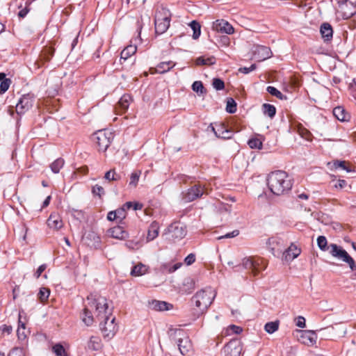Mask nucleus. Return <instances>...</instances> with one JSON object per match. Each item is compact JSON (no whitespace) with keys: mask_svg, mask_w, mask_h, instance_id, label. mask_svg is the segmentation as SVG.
<instances>
[{"mask_svg":"<svg viewBox=\"0 0 356 356\" xmlns=\"http://www.w3.org/2000/svg\"><path fill=\"white\" fill-rule=\"evenodd\" d=\"M87 301L82 318V321L86 325H92L94 321L92 311L99 321L111 316L112 309L108 307V300L105 297L91 293L87 297Z\"/></svg>","mask_w":356,"mask_h":356,"instance_id":"1","label":"nucleus"},{"mask_svg":"<svg viewBox=\"0 0 356 356\" xmlns=\"http://www.w3.org/2000/svg\"><path fill=\"white\" fill-rule=\"evenodd\" d=\"M267 184L270 192L275 195H284L292 188L288 174L282 170L271 172L267 177Z\"/></svg>","mask_w":356,"mask_h":356,"instance_id":"2","label":"nucleus"},{"mask_svg":"<svg viewBox=\"0 0 356 356\" xmlns=\"http://www.w3.org/2000/svg\"><path fill=\"white\" fill-rule=\"evenodd\" d=\"M317 245L321 250L329 251L332 257L341 259L343 261L348 264L352 270L355 269V261L348 253L337 244L331 243L330 245H327V238L324 236H319L317 238Z\"/></svg>","mask_w":356,"mask_h":356,"instance_id":"3","label":"nucleus"},{"mask_svg":"<svg viewBox=\"0 0 356 356\" xmlns=\"http://www.w3.org/2000/svg\"><path fill=\"white\" fill-rule=\"evenodd\" d=\"M215 296V291L212 288L208 287L197 291L192 298L191 301L197 307L198 312L203 314L211 305Z\"/></svg>","mask_w":356,"mask_h":356,"instance_id":"4","label":"nucleus"},{"mask_svg":"<svg viewBox=\"0 0 356 356\" xmlns=\"http://www.w3.org/2000/svg\"><path fill=\"white\" fill-rule=\"evenodd\" d=\"M171 19V13L165 8H161L155 14L154 26L157 34L165 33L169 28Z\"/></svg>","mask_w":356,"mask_h":356,"instance_id":"5","label":"nucleus"},{"mask_svg":"<svg viewBox=\"0 0 356 356\" xmlns=\"http://www.w3.org/2000/svg\"><path fill=\"white\" fill-rule=\"evenodd\" d=\"M242 265L245 269L250 270L254 277H257L260 272L266 268L267 262L260 257H245L242 261Z\"/></svg>","mask_w":356,"mask_h":356,"instance_id":"6","label":"nucleus"},{"mask_svg":"<svg viewBox=\"0 0 356 356\" xmlns=\"http://www.w3.org/2000/svg\"><path fill=\"white\" fill-rule=\"evenodd\" d=\"M114 138L113 132L108 129L99 130L93 134L92 140L99 151L105 152Z\"/></svg>","mask_w":356,"mask_h":356,"instance_id":"7","label":"nucleus"},{"mask_svg":"<svg viewBox=\"0 0 356 356\" xmlns=\"http://www.w3.org/2000/svg\"><path fill=\"white\" fill-rule=\"evenodd\" d=\"M165 234L170 241H179L186 235V227L180 222H175L168 226Z\"/></svg>","mask_w":356,"mask_h":356,"instance_id":"8","label":"nucleus"},{"mask_svg":"<svg viewBox=\"0 0 356 356\" xmlns=\"http://www.w3.org/2000/svg\"><path fill=\"white\" fill-rule=\"evenodd\" d=\"M104 323H100V330L104 339H112L118 331V326L115 323V317L111 316L103 318Z\"/></svg>","mask_w":356,"mask_h":356,"instance_id":"9","label":"nucleus"},{"mask_svg":"<svg viewBox=\"0 0 356 356\" xmlns=\"http://www.w3.org/2000/svg\"><path fill=\"white\" fill-rule=\"evenodd\" d=\"M35 97L33 93L23 95L18 100L15 111L17 115H22L31 109L35 102Z\"/></svg>","mask_w":356,"mask_h":356,"instance_id":"10","label":"nucleus"},{"mask_svg":"<svg viewBox=\"0 0 356 356\" xmlns=\"http://www.w3.org/2000/svg\"><path fill=\"white\" fill-rule=\"evenodd\" d=\"M204 194H207V188L200 184L194 185L182 193V200L185 202H191Z\"/></svg>","mask_w":356,"mask_h":356,"instance_id":"11","label":"nucleus"},{"mask_svg":"<svg viewBox=\"0 0 356 356\" xmlns=\"http://www.w3.org/2000/svg\"><path fill=\"white\" fill-rule=\"evenodd\" d=\"M268 248L270 252L275 257H278L281 253L283 254V244L280 238L276 237L270 238L267 242Z\"/></svg>","mask_w":356,"mask_h":356,"instance_id":"12","label":"nucleus"},{"mask_svg":"<svg viewBox=\"0 0 356 356\" xmlns=\"http://www.w3.org/2000/svg\"><path fill=\"white\" fill-rule=\"evenodd\" d=\"M211 129L218 138L229 139L232 136V131L223 123L216 124L215 127L211 126Z\"/></svg>","mask_w":356,"mask_h":356,"instance_id":"13","label":"nucleus"},{"mask_svg":"<svg viewBox=\"0 0 356 356\" xmlns=\"http://www.w3.org/2000/svg\"><path fill=\"white\" fill-rule=\"evenodd\" d=\"M212 29L220 33L232 34L234 31L233 26L224 19H218L213 23Z\"/></svg>","mask_w":356,"mask_h":356,"instance_id":"14","label":"nucleus"},{"mask_svg":"<svg viewBox=\"0 0 356 356\" xmlns=\"http://www.w3.org/2000/svg\"><path fill=\"white\" fill-rule=\"evenodd\" d=\"M241 346L236 341H231L227 343L223 348L224 356H240Z\"/></svg>","mask_w":356,"mask_h":356,"instance_id":"15","label":"nucleus"},{"mask_svg":"<svg viewBox=\"0 0 356 356\" xmlns=\"http://www.w3.org/2000/svg\"><path fill=\"white\" fill-rule=\"evenodd\" d=\"M272 55L271 50L269 47L262 45H259L255 47L254 50V58L258 61H262L267 58H270Z\"/></svg>","mask_w":356,"mask_h":356,"instance_id":"16","label":"nucleus"},{"mask_svg":"<svg viewBox=\"0 0 356 356\" xmlns=\"http://www.w3.org/2000/svg\"><path fill=\"white\" fill-rule=\"evenodd\" d=\"M301 253V249L293 243L283 252L284 259L289 261L298 257Z\"/></svg>","mask_w":356,"mask_h":356,"instance_id":"17","label":"nucleus"},{"mask_svg":"<svg viewBox=\"0 0 356 356\" xmlns=\"http://www.w3.org/2000/svg\"><path fill=\"white\" fill-rule=\"evenodd\" d=\"M132 101L131 97L128 95H124L115 106V111L118 114H122L127 111L130 102Z\"/></svg>","mask_w":356,"mask_h":356,"instance_id":"18","label":"nucleus"},{"mask_svg":"<svg viewBox=\"0 0 356 356\" xmlns=\"http://www.w3.org/2000/svg\"><path fill=\"white\" fill-rule=\"evenodd\" d=\"M300 332L301 334L299 340L301 343L307 346H312L316 343V336L314 331L304 330Z\"/></svg>","mask_w":356,"mask_h":356,"instance_id":"19","label":"nucleus"},{"mask_svg":"<svg viewBox=\"0 0 356 356\" xmlns=\"http://www.w3.org/2000/svg\"><path fill=\"white\" fill-rule=\"evenodd\" d=\"M175 63L171 60L167 62H161L156 66V67L150 68V72L152 74H163L170 71L175 66Z\"/></svg>","mask_w":356,"mask_h":356,"instance_id":"20","label":"nucleus"},{"mask_svg":"<svg viewBox=\"0 0 356 356\" xmlns=\"http://www.w3.org/2000/svg\"><path fill=\"white\" fill-rule=\"evenodd\" d=\"M149 307L153 310L163 312L171 309L172 305L165 301L154 300L149 302Z\"/></svg>","mask_w":356,"mask_h":356,"instance_id":"21","label":"nucleus"},{"mask_svg":"<svg viewBox=\"0 0 356 356\" xmlns=\"http://www.w3.org/2000/svg\"><path fill=\"white\" fill-rule=\"evenodd\" d=\"M47 225L49 228L58 230L63 227V223L60 216L54 213L47 219Z\"/></svg>","mask_w":356,"mask_h":356,"instance_id":"22","label":"nucleus"},{"mask_svg":"<svg viewBox=\"0 0 356 356\" xmlns=\"http://www.w3.org/2000/svg\"><path fill=\"white\" fill-rule=\"evenodd\" d=\"M110 235L115 238L123 240L128 237V232L121 226H115L109 229Z\"/></svg>","mask_w":356,"mask_h":356,"instance_id":"23","label":"nucleus"},{"mask_svg":"<svg viewBox=\"0 0 356 356\" xmlns=\"http://www.w3.org/2000/svg\"><path fill=\"white\" fill-rule=\"evenodd\" d=\"M178 347L181 355H186L192 350V344L188 337L178 340Z\"/></svg>","mask_w":356,"mask_h":356,"instance_id":"24","label":"nucleus"},{"mask_svg":"<svg viewBox=\"0 0 356 356\" xmlns=\"http://www.w3.org/2000/svg\"><path fill=\"white\" fill-rule=\"evenodd\" d=\"M159 233V225L156 221L152 222L147 230V241H151L155 239Z\"/></svg>","mask_w":356,"mask_h":356,"instance_id":"25","label":"nucleus"},{"mask_svg":"<svg viewBox=\"0 0 356 356\" xmlns=\"http://www.w3.org/2000/svg\"><path fill=\"white\" fill-rule=\"evenodd\" d=\"M320 32L325 41H330L332 38L333 30L331 25L328 23H323L321 26Z\"/></svg>","mask_w":356,"mask_h":356,"instance_id":"26","label":"nucleus"},{"mask_svg":"<svg viewBox=\"0 0 356 356\" xmlns=\"http://www.w3.org/2000/svg\"><path fill=\"white\" fill-rule=\"evenodd\" d=\"M53 52H51L49 49H46L42 54L40 56V58L37 60L35 63V69L40 68L44 63L49 62L52 56Z\"/></svg>","mask_w":356,"mask_h":356,"instance_id":"27","label":"nucleus"},{"mask_svg":"<svg viewBox=\"0 0 356 356\" xmlns=\"http://www.w3.org/2000/svg\"><path fill=\"white\" fill-rule=\"evenodd\" d=\"M195 288V282L193 278L186 277L184 280L181 291L184 293L190 294Z\"/></svg>","mask_w":356,"mask_h":356,"instance_id":"28","label":"nucleus"},{"mask_svg":"<svg viewBox=\"0 0 356 356\" xmlns=\"http://www.w3.org/2000/svg\"><path fill=\"white\" fill-rule=\"evenodd\" d=\"M333 115L334 116L340 121H346L348 120V114L346 111L343 107L342 106H337L333 109Z\"/></svg>","mask_w":356,"mask_h":356,"instance_id":"29","label":"nucleus"},{"mask_svg":"<svg viewBox=\"0 0 356 356\" xmlns=\"http://www.w3.org/2000/svg\"><path fill=\"white\" fill-rule=\"evenodd\" d=\"M137 50V47L136 45H128L126 47L120 54V59L126 60L128 58L133 56Z\"/></svg>","mask_w":356,"mask_h":356,"instance_id":"30","label":"nucleus"},{"mask_svg":"<svg viewBox=\"0 0 356 356\" xmlns=\"http://www.w3.org/2000/svg\"><path fill=\"white\" fill-rule=\"evenodd\" d=\"M148 270V267L141 263L134 266L131 271V275L133 276H141L145 275Z\"/></svg>","mask_w":356,"mask_h":356,"instance_id":"31","label":"nucleus"},{"mask_svg":"<svg viewBox=\"0 0 356 356\" xmlns=\"http://www.w3.org/2000/svg\"><path fill=\"white\" fill-rule=\"evenodd\" d=\"M89 349L92 350H98L102 348V341L99 337L92 336L88 343Z\"/></svg>","mask_w":356,"mask_h":356,"instance_id":"32","label":"nucleus"},{"mask_svg":"<svg viewBox=\"0 0 356 356\" xmlns=\"http://www.w3.org/2000/svg\"><path fill=\"white\" fill-rule=\"evenodd\" d=\"M195 63L197 65H211L216 63V58L214 56H209L208 58L200 56L196 59Z\"/></svg>","mask_w":356,"mask_h":356,"instance_id":"33","label":"nucleus"},{"mask_svg":"<svg viewBox=\"0 0 356 356\" xmlns=\"http://www.w3.org/2000/svg\"><path fill=\"white\" fill-rule=\"evenodd\" d=\"M189 26L193 31V38L195 40L198 39L201 34V26L200 23L193 20L189 24Z\"/></svg>","mask_w":356,"mask_h":356,"instance_id":"34","label":"nucleus"},{"mask_svg":"<svg viewBox=\"0 0 356 356\" xmlns=\"http://www.w3.org/2000/svg\"><path fill=\"white\" fill-rule=\"evenodd\" d=\"M64 163V160L61 158H58L50 164V168L54 173L57 174L60 172V170L63 167Z\"/></svg>","mask_w":356,"mask_h":356,"instance_id":"35","label":"nucleus"},{"mask_svg":"<svg viewBox=\"0 0 356 356\" xmlns=\"http://www.w3.org/2000/svg\"><path fill=\"white\" fill-rule=\"evenodd\" d=\"M262 111L264 115H268L270 118H273L276 113L275 107L269 104H264L262 105Z\"/></svg>","mask_w":356,"mask_h":356,"instance_id":"36","label":"nucleus"},{"mask_svg":"<svg viewBox=\"0 0 356 356\" xmlns=\"http://www.w3.org/2000/svg\"><path fill=\"white\" fill-rule=\"evenodd\" d=\"M280 322L278 321H271L266 323L264 326L265 331L268 334H273L279 328Z\"/></svg>","mask_w":356,"mask_h":356,"instance_id":"37","label":"nucleus"},{"mask_svg":"<svg viewBox=\"0 0 356 356\" xmlns=\"http://www.w3.org/2000/svg\"><path fill=\"white\" fill-rule=\"evenodd\" d=\"M182 266V264L179 262L172 266H170L169 264H164L161 266V270L164 273H173L177 269H179Z\"/></svg>","mask_w":356,"mask_h":356,"instance_id":"38","label":"nucleus"},{"mask_svg":"<svg viewBox=\"0 0 356 356\" xmlns=\"http://www.w3.org/2000/svg\"><path fill=\"white\" fill-rule=\"evenodd\" d=\"M349 6L352 8V10H350L348 13L344 12V16L346 18L351 17L352 15H353L355 13L356 8L354 6L353 3L348 2V1L343 2L340 6V7L342 10H345V7L348 8Z\"/></svg>","mask_w":356,"mask_h":356,"instance_id":"39","label":"nucleus"},{"mask_svg":"<svg viewBox=\"0 0 356 356\" xmlns=\"http://www.w3.org/2000/svg\"><path fill=\"white\" fill-rule=\"evenodd\" d=\"M140 175H141L140 170H136V171L133 172L130 176V181L129 184V186L136 187L139 181Z\"/></svg>","mask_w":356,"mask_h":356,"instance_id":"40","label":"nucleus"},{"mask_svg":"<svg viewBox=\"0 0 356 356\" xmlns=\"http://www.w3.org/2000/svg\"><path fill=\"white\" fill-rule=\"evenodd\" d=\"M334 179L332 180L333 183V188L336 190H341L347 186V182L344 179H336V177L333 176Z\"/></svg>","mask_w":356,"mask_h":356,"instance_id":"41","label":"nucleus"},{"mask_svg":"<svg viewBox=\"0 0 356 356\" xmlns=\"http://www.w3.org/2000/svg\"><path fill=\"white\" fill-rule=\"evenodd\" d=\"M52 350L56 356H67L64 347L60 343L54 345Z\"/></svg>","mask_w":356,"mask_h":356,"instance_id":"42","label":"nucleus"},{"mask_svg":"<svg viewBox=\"0 0 356 356\" xmlns=\"http://www.w3.org/2000/svg\"><path fill=\"white\" fill-rule=\"evenodd\" d=\"M50 294V291L49 289L43 287L40 289V291L38 294V298L40 299V302H44V301L47 300Z\"/></svg>","mask_w":356,"mask_h":356,"instance_id":"43","label":"nucleus"},{"mask_svg":"<svg viewBox=\"0 0 356 356\" xmlns=\"http://www.w3.org/2000/svg\"><path fill=\"white\" fill-rule=\"evenodd\" d=\"M226 111L229 113H234L236 111V103L232 98L227 99Z\"/></svg>","mask_w":356,"mask_h":356,"instance_id":"44","label":"nucleus"},{"mask_svg":"<svg viewBox=\"0 0 356 356\" xmlns=\"http://www.w3.org/2000/svg\"><path fill=\"white\" fill-rule=\"evenodd\" d=\"M104 178L108 181H117L120 179V175L117 174L114 170L106 172Z\"/></svg>","mask_w":356,"mask_h":356,"instance_id":"45","label":"nucleus"},{"mask_svg":"<svg viewBox=\"0 0 356 356\" xmlns=\"http://www.w3.org/2000/svg\"><path fill=\"white\" fill-rule=\"evenodd\" d=\"M266 90L271 95H273L280 99H283L284 97L283 94L273 86H268Z\"/></svg>","mask_w":356,"mask_h":356,"instance_id":"46","label":"nucleus"},{"mask_svg":"<svg viewBox=\"0 0 356 356\" xmlns=\"http://www.w3.org/2000/svg\"><path fill=\"white\" fill-rule=\"evenodd\" d=\"M192 89L197 93L204 94L206 92V90L203 86L202 83L200 81H196L193 83Z\"/></svg>","mask_w":356,"mask_h":356,"instance_id":"47","label":"nucleus"},{"mask_svg":"<svg viewBox=\"0 0 356 356\" xmlns=\"http://www.w3.org/2000/svg\"><path fill=\"white\" fill-rule=\"evenodd\" d=\"M248 144L251 149H261L262 147V143L258 138L250 139Z\"/></svg>","mask_w":356,"mask_h":356,"instance_id":"48","label":"nucleus"},{"mask_svg":"<svg viewBox=\"0 0 356 356\" xmlns=\"http://www.w3.org/2000/svg\"><path fill=\"white\" fill-rule=\"evenodd\" d=\"M333 166L336 169L341 168L348 172L351 171V169L346 165V162L345 161H335L333 163Z\"/></svg>","mask_w":356,"mask_h":356,"instance_id":"49","label":"nucleus"},{"mask_svg":"<svg viewBox=\"0 0 356 356\" xmlns=\"http://www.w3.org/2000/svg\"><path fill=\"white\" fill-rule=\"evenodd\" d=\"M10 83L9 79H6L0 83V94H3L8 90Z\"/></svg>","mask_w":356,"mask_h":356,"instance_id":"50","label":"nucleus"},{"mask_svg":"<svg viewBox=\"0 0 356 356\" xmlns=\"http://www.w3.org/2000/svg\"><path fill=\"white\" fill-rule=\"evenodd\" d=\"M113 213H116V218L117 220H119L120 222L124 220L126 217V211L125 208H119L115 211H113Z\"/></svg>","mask_w":356,"mask_h":356,"instance_id":"51","label":"nucleus"},{"mask_svg":"<svg viewBox=\"0 0 356 356\" xmlns=\"http://www.w3.org/2000/svg\"><path fill=\"white\" fill-rule=\"evenodd\" d=\"M213 88L217 90H222L225 88V83L220 79L215 78L212 83Z\"/></svg>","mask_w":356,"mask_h":356,"instance_id":"52","label":"nucleus"},{"mask_svg":"<svg viewBox=\"0 0 356 356\" xmlns=\"http://www.w3.org/2000/svg\"><path fill=\"white\" fill-rule=\"evenodd\" d=\"M92 191L94 195H98L99 197H101L102 195L104 194V188L97 184L92 187Z\"/></svg>","mask_w":356,"mask_h":356,"instance_id":"53","label":"nucleus"},{"mask_svg":"<svg viewBox=\"0 0 356 356\" xmlns=\"http://www.w3.org/2000/svg\"><path fill=\"white\" fill-rule=\"evenodd\" d=\"M348 89L350 95L356 100V83L355 80H353L350 83Z\"/></svg>","mask_w":356,"mask_h":356,"instance_id":"54","label":"nucleus"},{"mask_svg":"<svg viewBox=\"0 0 356 356\" xmlns=\"http://www.w3.org/2000/svg\"><path fill=\"white\" fill-rule=\"evenodd\" d=\"M46 268L47 264H44L40 265L33 275L35 279H38L41 274L46 270Z\"/></svg>","mask_w":356,"mask_h":356,"instance_id":"55","label":"nucleus"},{"mask_svg":"<svg viewBox=\"0 0 356 356\" xmlns=\"http://www.w3.org/2000/svg\"><path fill=\"white\" fill-rule=\"evenodd\" d=\"M239 234V231L236 229L234 230L232 232L227 233L225 235L220 236L218 238V239H222V238H234L235 236H237Z\"/></svg>","mask_w":356,"mask_h":356,"instance_id":"56","label":"nucleus"},{"mask_svg":"<svg viewBox=\"0 0 356 356\" xmlns=\"http://www.w3.org/2000/svg\"><path fill=\"white\" fill-rule=\"evenodd\" d=\"M195 261V255L193 253L189 254L184 259V262L186 265L190 266L193 264Z\"/></svg>","mask_w":356,"mask_h":356,"instance_id":"57","label":"nucleus"},{"mask_svg":"<svg viewBox=\"0 0 356 356\" xmlns=\"http://www.w3.org/2000/svg\"><path fill=\"white\" fill-rule=\"evenodd\" d=\"M255 69H256V65L255 64H252L249 67H240L238 71L240 72H241V73H243V74H248L249 72L254 70Z\"/></svg>","mask_w":356,"mask_h":356,"instance_id":"58","label":"nucleus"},{"mask_svg":"<svg viewBox=\"0 0 356 356\" xmlns=\"http://www.w3.org/2000/svg\"><path fill=\"white\" fill-rule=\"evenodd\" d=\"M296 326L300 328H304L306 326L305 318L303 316H298L296 323Z\"/></svg>","mask_w":356,"mask_h":356,"instance_id":"59","label":"nucleus"},{"mask_svg":"<svg viewBox=\"0 0 356 356\" xmlns=\"http://www.w3.org/2000/svg\"><path fill=\"white\" fill-rule=\"evenodd\" d=\"M229 330L232 331V332H233L234 334H240L243 331V329L239 326H237L235 325H231L229 327Z\"/></svg>","mask_w":356,"mask_h":356,"instance_id":"60","label":"nucleus"},{"mask_svg":"<svg viewBox=\"0 0 356 356\" xmlns=\"http://www.w3.org/2000/svg\"><path fill=\"white\" fill-rule=\"evenodd\" d=\"M299 131H300V136L302 138H304L305 139H306L307 140H309V137L311 136V134L309 133V131H308L307 129H300Z\"/></svg>","mask_w":356,"mask_h":356,"instance_id":"61","label":"nucleus"},{"mask_svg":"<svg viewBox=\"0 0 356 356\" xmlns=\"http://www.w3.org/2000/svg\"><path fill=\"white\" fill-rule=\"evenodd\" d=\"M22 353V350L18 348H14L9 353L8 356H19V354Z\"/></svg>","mask_w":356,"mask_h":356,"instance_id":"62","label":"nucleus"},{"mask_svg":"<svg viewBox=\"0 0 356 356\" xmlns=\"http://www.w3.org/2000/svg\"><path fill=\"white\" fill-rule=\"evenodd\" d=\"M13 330V327L12 326L10 325H3L2 327H1V331L3 332V333H7L8 334H10L11 332Z\"/></svg>","mask_w":356,"mask_h":356,"instance_id":"63","label":"nucleus"},{"mask_svg":"<svg viewBox=\"0 0 356 356\" xmlns=\"http://www.w3.org/2000/svg\"><path fill=\"white\" fill-rule=\"evenodd\" d=\"M17 334L20 340H24L26 338V334L24 333V330H20V328H18L17 330Z\"/></svg>","mask_w":356,"mask_h":356,"instance_id":"64","label":"nucleus"}]
</instances>
